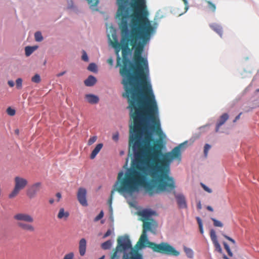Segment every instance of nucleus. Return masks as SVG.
I'll return each instance as SVG.
<instances>
[{"label":"nucleus","mask_w":259,"mask_h":259,"mask_svg":"<svg viewBox=\"0 0 259 259\" xmlns=\"http://www.w3.org/2000/svg\"><path fill=\"white\" fill-rule=\"evenodd\" d=\"M118 9L116 18L121 31V44L114 38L110 40L116 54L120 49L122 54H130L134 49V54H142L149 43L155 28L148 18V11L146 0H116Z\"/></svg>","instance_id":"f257e3e1"},{"label":"nucleus","mask_w":259,"mask_h":259,"mask_svg":"<svg viewBox=\"0 0 259 259\" xmlns=\"http://www.w3.org/2000/svg\"><path fill=\"white\" fill-rule=\"evenodd\" d=\"M143 225L142 233L135 247L139 249L147 246L153 250L154 252L161 254L170 255L177 256L180 252L176 250L174 247L166 242H161L156 244L148 240L147 232L151 230V224L149 222L145 221Z\"/></svg>","instance_id":"f03ea898"},{"label":"nucleus","mask_w":259,"mask_h":259,"mask_svg":"<svg viewBox=\"0 0 259 259\" xmlns=\"http://www.w3.org/2000/svg\"><path fill=\"white\" fill-rule=\"evenodd\" d=\"M14 219L18 221L17 225L22 230L30 232L35 231V227L29 224L34 221L31 215L26 213H18L14 216Z\"/></svg>","instance_id":"7ed1b4c3"},{"label":"nucleus","mask_w":259,"mask_h":259,"mask_svg":"<svg viewBox=\"0 0 259 259\" xmlns=\"http://www.w3.org/2000/svg\"><path fill=\"white\" fill-rule=\"evenodd\" d=\"M14 188L12 192L9 194V198L16 197L20 191L24 189L28 184L27 180L21 177L17 176L14 178Z\"/></svg>","instance_id":"20e7f679"},{"label":"nucleus","mask_w":259,"mask_h":259,"mask_svg":"<svg viewBox=\"0 0 259 259\" xmlns=\"http://www.w3.org/2000/svg\"><path fill=\"white\" fill-rule=\"evenodd\" d=\"M117 249L120 250H126L130 248H132L131 242L128 236H123L119 237L117 239Z\"/></svg>","instance_id":"39448f33"},{"label":"nucleus","mask_w":259,"mask_h":259,"mask_svg":"<svg viewBox=\"0 0 259 259\" xmlns=\"http://www.w3.org/2000/svg\"><path fill=\"white\" fill-rule=\"evenodd\" d=\"M41 186L40 182H37L32 185L27 190V195L29 198H34L37 193L40 190Z\"/></svg>","instance_id":"423d86ee"},{"label":"nucleus","mask_w":259,"mask_h":259,"mask_svg":"<svg viewBox=\"0 0 259 259\" xmlns=\"http://www.w3.org/2000/svg\"><path fill=\"white\" fill-rule=\"evenodd\" d=\"M87 190L83 188H79L77 194V199L79 202L82 206H86L88 205V202L86 198Z\"/></svg>","instance_id":"0eeeda50"},{"label":"nucleus","mask_w":259,"mask_h":259,"mask_svg":"<svg viewBox=\"0 0 259 259\" xmlns=\"http://www.w3.org/2000/svg\"><path fill=\"white\" fill-rule=\"evenodd\" d=\"M210 237L215 247V250L219 253H222V249L218 240L215 232L213 229H211L210 231Z\"/></svg>","instance_id":"6e6552de"},{"label":"nucleus","mask_w":259,"mask_h":259,"mask_svg":"<svg viewBox=\"0 0 259 259\" xmlns=\"http://www.w3.org/2000/svg\"><path fill=\"white\" fill-rule=\"evenodd\" d=\"M175 198H176L178 205L180 208H186L187 207L186 198L182 194H176L174 192Z\"/></svg>","instance_id":"1a4fd4ad"},{"label":"nucleus","mask_w":259,"mask_h":259,"mask_svg":"<svg viewBox=\"0 0 259 259\" xmlns=\"http://www.w3.org/2000/svg\"><path fill=\"white\" fill-rule=\"evenodd\" d=\"M154 212L149 209H144L141 211L138 212V214L139 216L141 217V220L142 222L145 221L150 220V218L154 214Z\"/></svg>","instance_id":"9d476101"},{"label":"nucleus","mask_w":259,"mask_h":259,"mask_svg":"<svg viewBox=\"0 0 259 259\" xmlns=\"http://www.w3.org/2000/svg\"><path fill=\"white\" fill-rule=\"evenodd\" d=\"M69 215L70 213L68 210H66L63 207H61L59 209L57 218L59 220L66 221L68 219Z\"/></svg>","instance_id":"9b49d317"},{"label":"nucleus","mask_w":259,"mask_h":259,"mask_svg":"<svg viewBox=\"0 0 259 259\" xmlns=\"http://www.w3.org/2000/svg\"><path fill=\"white\" fill-rule=\"evenodd\" d=\"M130 257H128L127 254H124L123 259H143L142 254L139 253L138 250L132 249L130 252Z\"/></svg>","instance_id":"f8f14e48"},{"label":"nucleus","mask_w":259,"mask_h":259,"mask_svg":"<svg viewBox=\"0 0 259 259\" xmlns=\"http://www.w3.org/2000/svg\"><path fill=\"white\" fill-rule=\"evenodd\" d=\"M229 115L227 113L223 114L220 117L215 127V132H218L220 129V127L223 125L225 122L228 119Z\"/></svg>","instance_id":"ddd939ff"},{"label":"nucleus","mask_w":259,"mask_h":259,"mask_svg":"<svg viewBox=\"0 0 259 259\" xmlns=\"http://www.w3.org/2000/svg\"><path fill=\"white\" fill-rule=\"evenodd\" d=\"M79 252L81 256L85 255L87 249V241L84 238H82L79 242Z\"/></svg>","instance_id":"4468645a"},{"label":"nucleus","mask_w":259,"mask_h":259,"mask_svg":"<svg viewBox=\"0 0 259 259\" xmlns=\"http://www.w3.org/2000/svg\"><path fill=\"white\" fill-rule=\"evenodd\" d=\"M85 98L88 103L92 104H97L99 101L98 97L93 94H87L85 95Z\"/></svg>","instance_id":"2eb2a0df"},{"label":"nucleus","mask_w":259,"mask_h":259,"mask_svg":"<svg viewBox=\"0 0 259 259\" xmlns=\"http://www.w3.org/2000/svg\"><path fill=\"white\" fill-rule=\"evenodd\" d=\"M210 27L217 33L221 37L223 35L222 27L217 23H212L209 25Z\"/></svg>","instance_id":"dca6fc26"},{"label":"nucleus","mask_w":259,"mask_h":259,"mask_svg":"<svg viewBox=\"0 0 259 259\" xmlns=\"http://www.w3.org/2000/svg\"><path fill=\"white\" fill-rule=\"evenodd\" d=\"M97 82L96 78L93 75H90L84 81V84L87 87L93 86Z\"/></svg>","instance_id":"f3484780"},{"label":"nucleus","mask_w":259,"mask_h":259,"mask_svg":"<svg viewBox=\"0 0 259 259\" xmlns=\"http://www.w3.org/2000/svg\"><path fill=\"white\" fill-rule=\"evenodd\" d=\"M103 146V144L101 143H100V144H98V145H97V146L94 148V149L93 150V151L91 154V156H90L91 159H93L95 158L96 155L98 154V153L100 152L101 149L102 148Z\"/></svg>","instance_id":"a211bd4d"},{"label":"nucleus","mask_w":259,"mask_h":259,"mask_svg":"<svg viewBox=\"0 0 259 259\" xmlns=\"http://www.w3.org/2000/svg\"><path fill=\"white\" fill-rule=\"evenodd\" d=\"M36 49V47H26L25 48V55L27 57L29 56Z\"/></svg>","instance_id":"6ab92c4d"},{"label":"nucleus","mask_w":259,"mask_h":259,"mask_svg":"<svg viewBox=\"0 0 259 259\" xmlns=\"http://www.w3.org/2000/svg\"><path fill=\"white\" fill-rule=\"evenodd\" d=\"M206 3L208 5V8L209 10L211 11L212 12L214 13L217 9L215 5L212 3L210 1H206Z\"/></svg>","instance_id":"aec40b11"},{"label":"nucleus","mask_w":259,"mask_h":259,"mask_svg":"<svg viewBox=\"0 0 259 259\" xmlns=\"http://www.w3.org/2000/svg\"><path fill=\"white\" fill-rule=\"evenodd\" d=\"M112 245V242L111 240H107L101 244V247L102 249L106 250L109 249Z\"/></svg>","instance_id":"412c9836"},{"label":"nucleus","mask_w":259,"mask_h":259,"mask_svg":"<svg viewBox=\"0 0 259 259\" xmlns=\"http://www.w3.org/2000/svg\"><path fill=\"white\" fill-rule=\"evenodd\" d=\"M35 40L36 41L40 42L43 40V37L41 33L39 31H37L34 34Z\"/></svg>","instance_id":"4be33fe9"},{"label":"nucleus","mask_w":259,"mask_h":259,"mask_svg":"<svg viewBox=\"0 0 259 259\" xmlns=\"http://www.w3.org/2000/svg\"><path fill=\"white\" fill-rule=\"evenodd\" d=\"M90 5V8L94 9V7L97 6L99 3L98 0H87Z\"/></svg>","instance_id":"5701e85b"},{"label":"nucleus","mask_w":259,"mask_h":259,"mask_svg":"<svg viewBox=\"0 0 259 259\" xmlns=\"http://www.w3.org/2000/svg\"><path fill=\"white\" fill-rule=\"evenodd\" d=\"M88 69L89 70L94 72H97V65L94 63H90L88 67Z\"/></svg>","instance_id":"b1692460"},{"label":"nucleus","mask_w":259,"mask_h":259,"mask_svg":"<svg viewBox=\"0 0 259 259\" xmlns=\"http://www.w3.org/2000/svg\"><path fill=\"white\" fill-rule=\"evenodd\" d=\"M184 251L188 257L192 258L193 256V251L191 249L185 247Z\"/></svg>","instance_id":"393cba45"},{"label":"nucleus","mask_w":259,"mask_h":259,"mask_svg":"<svg viewBox=\"0 0 259 259\" xmlns=\"http://www.w3.org/2000/svg\"><path fill=\"white\" fill-rule=\"evenodd\" d=\"M31 81L34 83H39L41 81L40 76L39 74H35L32 78Z\"/></svg>","instance_id":"a878e982"},{"label":"nucleus","mask_w":259,"mask_h":259,"mask_svg":"<svg viewBox=\"0 0 259 259\" xmlns=\"http://www.w3.org/2000/svg\"><path fill=\"white\" fill-rule=\"evenodd\" d=\"M211 220L213 221V225L215 227H222L223 226V223L222 222H221L220 221H219L214 218H212Z\"/></svg>","instance_id":"bb28decb"},{"label":"nucleus","mask_w":259,"mask_h":259,"mask_svg":"<svg viewBox=\"0 0 259 259\" xmlns=\"http://www.w3.org/2000/svg\"><path fill=\"white\" fill-rule=\"evenodd\" d=\"M196 219H197V223L199 225V228L200 232L201 234H203V229L202 223L201 220L199 217H197Z\"/></svg>","instance_id":"cd10ccee"},{"label":"nucleus","mask_w":259,"mask_h":259,"mask_svg":"<svg viewBox=\"0 0 259 259\" xmlns=\"http://www.w3.org/2000/svg\"><path fill=\"white\" fill-rule=\"evenodd\" d=\"M223 244H224V247H225V249L226 250L228 255L230 256H233V253L231 252V249H230L229 245L227 244V243L226 242H225L223 243Z\"/></svg>","instance_id":"c85d7f7f"},{"label":"nucleus","mask_w":259,"mask_h":259,"mask_svg":"<svg viewBox=\"0 0 259 259\" xmlns=\"http://www.w3.org/2000/svg\"><path fill=\"white\" fill-rule=\"evenodd\" d=\"M16 88L21 89L22 86V79L21 78H17L16 80Z\"/></svg>","instance_id":"c756f323"},{"label":"nucleus","mask_w":259,"mask_h":259,"mask_svg":"<svg viewBox=\"0 0 259 259\" xmlns=\"http://www.w3.org/2000/svg\"><path fill=\"white\" fill-rule=\"evenodd\" d=\"M211 146L208 144H206L204 147V154L205 157L207 156L208 152L210 149Z\"/></svg>","instance_id":"7c9ffc66"},{"label":"nucleus","mask_w":259,"mask_h":259,"mask_svg":"<svg viewBox=\"0 0 259 259\" xmlns=\"http://www.w3.org/2000/svg\"><path fill=\"white\" fill-rule=\"evenodd\" d=\"M7 113L10 116H14L16 113V111L14 109L9 107L7 109Z\"/></svg>","instance_id":"2f4dec72"},{"label":"nucleus","mask_w":259,"mask_h":259,"mask_svg":"<svg viewBox=\"0 0 259 259\" xmlns=\"http://www.w3.org/2000/svg\"><path fill=\"white\" fill-rule=\"evenodd\" d=\"M74 254L73 252H71L66 254L63 259H73Z\"/></svg>","instance_id":"473e14b6"},{"label":"nucleus","mask_w":259,"mask_h":259,"mask_svg":"<svg viewBox=\"0 0 259 259\" xmlns=\"http://www.w3.org/2000/svg\"><path fill=\"white\" fill-rule=\"evenodd\" d=\"M97 140V137L96 136H93L90 138V139L88 141V144L89 145H91L93 143H94Z\"/></svg>","instance_id":"72a5a7b5"},{"label":"nucleus","mask_w":259,"mask_h":259,"mask_svg":"<svg viewBox=\"0 0 259 259\" xmlns=\"http://www.w3.org/2000/svg\"><path fill=\"white\" fill-rule=\"evenodd\" d=\"M81 59L82 60H83L85 62H88L89 61V58L87 55V54L84 51H82V55L81 57Z\"/></svg>","instance_id":"f704fd0d"},{"label":"nucleus","mask_w":259,"mask_h":259,"mask_svg":"<svg viewBox=\"0 0 259 259\" xmlns=\"http://www.w3.org/2000/svg\"><path fill=\"white\" fill-rule=\"evenodd\" d=\"M104 215V213L103 211H101L99 214L95 218V221H98L101 219Z\"/></svg>","instance_id":"c9c22d12"},{"label":"nucleus","mask_w":259,"mask_h":259,"mask_svg":"<svg viewBox=\"0 0 259 259\" xmlns=\"http://www.w3.org/2000/svg\"><path fill=\"white\" fill-rule=\"evenodd\" d=\"M223 236L226 238L227 239V240H229L230 241H231L232 243H233L234 244H235V241L232 239V238L228 236L227 235H225V234H223Z\"/></svg>","instance_id":"e433bc0d"},{"label":"nucleus","mask_w":259,"mask_h":259,"mask_svg":"<svg viewBox=\"0 0 259 259\" xmlns=\"http://www.w3.org/2000/svg\"><path fill=\"white\" fill-rule=\"evenodd\" d=\"M201 185L204 190L206 192L208 193H211L212 192L211 190L207 186H206L205 185L201 184Z\"/></svg>","instance_id":"4c0bfd02"},{"label":"nucleus","mask_w":259,"mask_h":259,"mask_svg":"<svg viewBox=\"0 0 259 259\" xmlns=\"http://www.w3.org/2000/svg\"><path fill=\"white\" fill-rule=\"evenodd\" d=\"M112 233V231L110 229H109L107 230V231L104 234V236H103V238H105L107 237H108L109 236H110Z\"/></svg>","instance_id":"58836bf2"},{"label":"nucleus","mask_w":259,"mask_h":259,"mask_svg":"<svg viewBox=\"0 0 259 259\" xmlns=\"http://www.w3.org/2000/svg\"><path fill=\"white\" fill-rule=\"evenodd\" d=\"M112 139L115 141H117L119 139V134L118 133H116L114 134L112 136Z\"/></svg>","instance_id":"ea45409f"},{"label":"nucleus","mask_w":259,"mask_h":259,"mask_svg":"<svg viewBox=\"0 0 259 259\" xmlns=\"http://www.w3.org/2000/svg\"><path fill=\"white\" fill-rule=\"evenodd\" d=\"M56 196L57 198V201L59 202L61 198V194L60 193L58 192L56 194Z\"/></svg>","instance_id":"a19ab883"},{"label":"nucleus","mask_w":259,"mask_h":259,"mask_svg":"<svg viewBox=\"0 0 259 259\" xmlns=\"http://www.w3.org/2000/svg\"><path fill=\"white\" fill-rule=\"evenodd\" d=\"M107 62L110 65H112L113 63V60L112 58H110L107 60Z\"/></svg>","instance_id":"79ce46f5"},{"label":"nucleus","mask_w":259,"mask_h":259,"mask_svg":"<svg viewBox=\"0 0 259 259\" xmlns=\"http://www.w3.org/2000/svg\"><path fill=\"white\" fill-rule=\"evenodd\" d=\"M8 84L10 87H13L14 86V82L12 80H9L8 82Z\"/></svg>","instance_id":"37998d69"},{"label":"nucleus","mask_w":259,"mask_h":259,"mask_svg":"<svg viewBox=\"0 0 259 259\" xmlns=\"http://www.w3.org/2000/svg\"><path fill=\"white\" fill-rule=\"evenodd\" d=\"M65 73H66V71H64L61 72H60V73H59L57 74L56 75V76H57V77H60V76H62V75H64V74H65Z\"/></svg>","instance_id":"c03bdc74"},{"label":"nucleus","mask_w":259,"mask_h":259,"mask_svg":"<svg viewBox=\"0 0 259 259\" xmlns=\"http://www.w3.org/2000/svg\"><path fill=\"white\" fill-rule=\"evenodd\" d=\"M241 114V113H239L235 118V119L233 120V122H235L237 120H238V119H239L240 117V115Z\"/></svg>","instance_id":"a18cd8bd"},{"label":"nucleus","mask_w":259,"mask_h":259,"mask_svg":"<svg viewBox=\"0 0 259 259\" xmlns=\"http://www.w3.org/2000/svg\"><path fill=\"white\" fill-rule=\"evenodd\" d=\"M183 1L184 2V4H185V8L186 9H188V2H187V0H183Z\"/></svg>","instance_id":"49530a36"},{"label":"nucleus","mask_w":259,"mask_h":259,"mask_svg":"<svg viewBox=\"0 0 259 259\" xmlns=\"http://www.w3.org/2000/svg\"><path fill=\"white\" fill-rule=\"evenodd\" d=\"M197 208L198 209H201L202 207H201V202L200 201H199L197 203Z\"/></svg>","instance_id":"de8ad7c7"},{"label":"nucleus","mask_w":259,"mask_h":259,"mask_svg":"<svg viewBox=\"0 0 259 259\" xmlns=\"http://www.w3.org/2000/svg\"><path fill=\"white\" fill-rule=\"evenodd\" d=\"M116 255H117V252L115 251L113 253V254L111 256V259H114L116 257Z\"/></svg>","instance_id":"09e8293b"},{"label":"nucleus","mask_w":259,"mask_h":259,"mask_svg":"<svg viewBox=\"0 0 259 259\" xmlns=\"http://www.w3.org/2000/svg\"><path fill=\"white\" fill-rule=\"evenodd\" d=\"M206 208L209 211H213V208L210 206H207Z\"/></svg>","instance_id":"8fccbe9b"},{"label":"nucleus","mask_w":259,"mask_h":259,"mask_svg":"<svg viewBox=\"0 0 259 259\" xmlns=\"http://www.w3.org/2000/svg\"><path fill=\"white\" fill-rule=\"evenodd\" d=\"M54 202V200L53 198H51L49 200V203L52 204Z\"/></svg>","instance_id":"3c124183"},{"label":"nucleus","mask_w":259,"mask_h":259,"mask_svg":"<svg viewBox=\"0 0 259 259\" xmlns=\"http://www.w3.org/2000/svg\"><path fill=\"white\" fill-rule=\"evenodd\" d=\"M15 134H16L18 135V134H19V130L16 129V130L15 131Z\"/></svg>","instance_id":"603ef678"},{"label":"nucleus","mask_w":259,"mask_h":259,"mask_svg":"<svg viewBox=\"0 0 259 259\" xmlns=\"http://www.w3.org/2000/svg\"><path fill=\"white\" fill-rule=\"evenodd\" d=\"M223 258H224V259H229L225 254H224Z\"/></svg>","instance_id":"864d4df0"},{"label":"nucleus","mask_w":259,"mask_h":259,"mask_svg":"<svg viewBox=\"0 0 259 259\" xmlns=\"http://www.w3.org/2000/svg\"><path fill=\"white\" fill-rule=\"evenodd\" d=\"M104 255L101 256V257H100L99 259H104Z\"/></svg>","instance_id":"5fc2aeb1"},{"label":"nucleus","mask_w":259,"mask_h":259,"mask_svg":"<svg viewBox=\"0 0 259 259\" xmlns=\"http://www.w3.org/2000/svg\"><path fill=\"white\" fill-rule=\"evenodd\" d=\"M126 164H125V165L123 166V167H125V166H126Z\"/></svg>","instance_id":"6e6d98bb"}]
</instances>
